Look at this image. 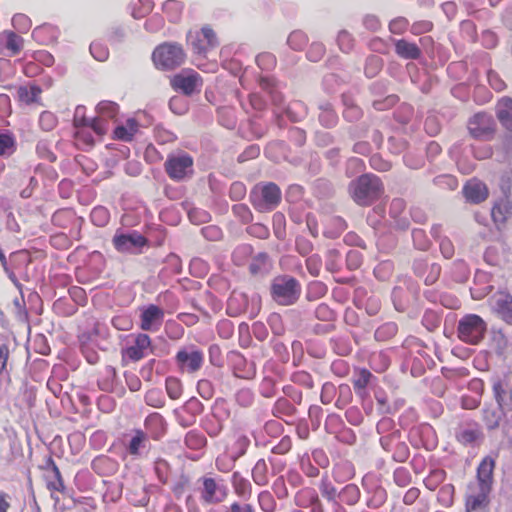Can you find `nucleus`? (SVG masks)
I'll list each match as a JSON object with an SVG mask.
<instances>
[{
	"label": "nucleus",
	"instance_id": "obj_30",
	"mask_svg": "<svg viewBox=\"0 0 512 512\" xmlns=\"http://www.w3.org/2000/svg\"><path fill=\"white\" fill-rule=\"evenodd\" d=\"M42 89L36 84L30 86H19L17 89L18 100L26 105L38 103Z\"/></svg>",
	"mask_w": 512,
	"mask_h": 512
},
{
	"label": "nucleus",
	"instance_id": "obj_59",
	"mask_svg": "<svg viewBox=\"0 0 512 512\" xmlns=\"http://www.w3.org/2000/svg\"><path fill=\"white\" fill-rule=\"evenodd\" d=\"M258 502L264 512H273L276 508V501L269 491L260 492Z\"/></svg>",
	"mask_w": 512,
	"mask_h": 512
},
{
	"label": "nucleus",
	"instance_id": "obj_61",
	"mask_svg": "<svg viewBox=\"0 0 512 512\" xmlns=\"http://www.w3.org/2000/svg\"><path fill=\"white\" fill-rule=\"evenodd\" d=\"M285 224V216L282 213L277 212L273 215V230L279 240H283L286 236Z\"/></svg>",
	"mask_w": 512,
	"mask_h": 512
},
{
	"label": "nucleus",
	"instance_id": "obj_44",
	"mask_svg": "<svg viewBox=\"0 0 512 512\" xmlns=\"http://www.w3.org/2000/svg\"><path fill=\"white\" fill-rule=\"evenodd\" d=\"M397 331L398 326L396 323L387 322L376 329L374 337L377 341H387L393 338L397 334Z\"/></svg>",
	"mask_w": 512,
	"mask_h": 512
},
{
	"label": "nucleus",
	"instance_id": "obj_64",
	"mask_svg": "<svg viewBox=\"0 0 512 512\" xmlns=\"http://www.w3.org/2000/svg\"><path fill=\"white\" fill-rule=\"evenodd\" d=\"M57 124L56 116L50 111H43L39 117V126L43 131H51Z\"/></svg>",
	"mask_w": 512,
	"mask_h": 512
},
{
	"label": "nucleus",
	"instance_id": "obj_15",
	"mask_svg": "<svg viewBox=\"0 0 512 512\" xmlns=\"http://www.w3.org/2000/svg\"><path fill=\"white\" fill-rule=\"evenodd\" d=\"M456 440L463 446H479L484 440V433L475 421L467 423L466 427H460L455 432Z\"/></svg>",
	"mask_w": 512,
	"mask_h": 512
},
{
	"label": "nucleus",
	"instance_id": "obj_36",
	"mask_svg": "<svg viewBox=\"0 0 512 512\" xmlns=\"http://www.w3.org/2000/svg\"><path fill=\"white\" fill-rule=\"evenodd\" d=\"M376 431L380 435V439L386 436L392 437L394 433H401V429L397 427L395 421L389 417H383L376 425Z\"/></svg>",
	"mask_w": 512,
	"mask_h": 512
},
{
	"label": "nucleus",
	"instance_id": "obj_2",
	"mask_svg": "<svg viewBox=\"0 0 512 512\" xmlns=\"http://www.w3.org/2000/svg\"><path fill=\"white\" fill-rule=\"evenodd\" d=\"M301 292L300 282L288 274L276 276L270 285L272 300L282 306H290L297 303Z\"/></svg>",
	"mask_w": 512,
	"mask_h": 512
},
{
	"label": "nucleus",
	"instance_id": "obj_42",
	"mask_svg": "<svg viewBox=\"0 0 512 512\" xmlns=\"http://www.w3.org/2000/svg\"><path fill=\"white\" fill-rule=\"evenodd\" d=\"M307 43L308 37L301 30L292 31L287 38V44L294 51H302Z\"/></svg>",
	"mask_w": 512,
	"mask_h": 512
},
{
	"label": "nucleus",
	"instance_id": "obj_10",
	"mask_svg": "<svg viewBox=\"0 0 512 512\" xmlns=\"http://www.w3.org/2000/svg\"><path fill=\"white\" fill-rule=\"evenodd\" d=\"M379 443L386 452L391 453V457L395 462L404 463L410 457V448L402 432L394 433L392 437L386 436L384 439H379Z\"/></svg>",
	"mask_w": 512,
	"mask_h": 512
},
{
	"label": "nucleus",
	"instance_id": "obj_23",
	"mask_svg": "<svg viewBox=\"0 0 512 512\" xmlns=\"http://www.w3.org/2000/svg\"><path fill=\"white\" fill-rule=\"evenodd\" d=\"M272 267L270 256L266 252H260L251 259L249 271L253 276L263 277L271 271Z\"/></svg>",
	"mask_w": 512,
	"mask_h": 512
},
{
	"label": "nucleus",
	"instance_id": "obj_37",
	"mask_svg": "<svg viewBox=\"0 0 512 512\" xmlns=\"http://www.w3.org/2000/svg\"><path fill=\"white\" fill-rule=\"evenodd\" d=\"M296 413V407L286 398H279L273 406V414L276 417H292Z\"/></svg>",
	"mask_w": 512,
	"mask_h": 512
},
{
	"label": "nucleus",
	"instance_id": "obj_25",
	"mask_svg": "<svg viewBox=\"0 0 512 512\" xmlns=\"http://www.w3.org/2000/svg\"><path fill=\"white\" fill-rule=\"evenodd\" d=\"M144 427L149 436L154 440H159L166 432V423L164 418L158 413L148 415L144 421Z\"/></svg>",
	"mask_w": 512,
	"mask_h": 512
},
{
	"label": "nucleus",
	"instance_id": "obj_11",
	"mask_svg": "<svg viewBox=\"0 0 512 512\" xmlns=\"http://www.w3.org/2000/svg\"><path fill=\"white\" fill-rule=\"evenodd\" d=\"M148 352L153 353L154 347L149 335L145 333H138L132 345L122 349V359L131 362H138L143 359Z\"/></svg>",
	"mask_w": 512,
	"mask_h": 512
},
{
	"label": "nucleus",
	"instance_id": "obj_14",
	"mask_svg": "<svg viewBox=\"0 0 512 512\" xmlns=\"http://www.w3.org/2000/svg\"><path fill=\"white\" fill-rule=\"evenodd\" d=\"M164 320V310L155 304L141 309L140 328L144 331H157Z\"/></svg>",
	"mask_w": 512,
	"mask_h": 512
},
{
	"label": "nucleus",
	"instance_id": "obj_50",
	"mask_svg": "<svg viewBox=\"0 0 512 512\" xmlns=\"http://www.w3.org/2000/svg\"><path fill=\"white\" fill-rule=\"evenodd\" d=\"M116 377V369L112 366H107L104 371V378L98 381L99 388L105 392L111 391Z\"/></svg>",
	"mask_w": 512,
	"mask_h": 512
},
{
	"label": "nucleus",
	"instance_id": "obj_24",
	"mask_svg": "<svg viewBox=\"0 0 512 512\" xmlns=\"http://www.w3.org/2000/svg\"><path fill=\"white\" fill-rule=\"evenodd\" d=\"M503 198L495 203L491 210V216L496 223H504L512 216V195L502 194Z\"/></svg>",
	"mask_w": 512,
	"mask_h": 512
},
{
	"label": "nucleus",
	"instance_id": "obj_6",
	"mask_svg": "<svg viewBox=\"0 0 512 512\" xmlns=\"http://www.w3.org/2000/svg\"><path fill=\"white\" fill-rule=\"evenodd\" d=\"M114 248L120 253L139 255L144 248H149V240L136 230L127 232L117 230L112 238Z\"/></svg>",
	"mask_w": 512,
	"mask_h": 512
},
{
	"label": "nucleus",
	"instance_id": "obj_34",
	"mask_svg": "<svg viewBox=\"0 0 512 512\" xmlns=\"http://www.w3.org/2000/svg\"><path fill=\"white\" fill-rule=\"evenodd\" d=\"M319 491L322 497L325 498L331 505L339 502L337 500L339 497V491H337L336 487L332 484L327 475L322 477L319 484Z\"/></svg>",
	"mask_w": 512,
	"mask_h": 512
},
{
	"label": "nucleus",
	"instance_id": "obj_52",
	"mask_svg": "<svg viewBox=\"0 0 512 512\" xmlns=\"http://www.w3.org/2000/svg\"><path fill=\"white\" fill-rule=\"evenodd\" d=\"M363 262V255L360 251L350 249L346 252L345 264L346 268L350 271L360 268Z\"/></svg>",
	"mask_w": 512,
	"mask_h": 512
},
{
	"label": "nucleus",
	"instance_id": "obj_3",
	"mask_svg": "<svg viewBox=\"0 0 512 512\" xmlns=\"http://www.w3.org/2000/svg\"><path fill=\"white\" fill-rule=\"evenodd\" d=\"M282 193L274 182L259 183L249 194V200L255 210L261 213L271 212L281 202Z\"/></svg>",
	"mask_w": 512,
	"mask_h": 512
},
{
	"label": "nucleus",
	"instance_id": "obj_41",
	"mask_svg": "<svg viewBox=\"0 0 512 512\" xmlns=\"http://www.w3.org/2000/svg\"><path fill=\"white\" fill-rule=\"evenodd\" d=\"M232 484L235 490V493L240 497H247L251 493V484L250 482L243 478L239 472H234L232 475Z\"/></svg>",
	"mask_w": 512,
	"mask_h": 512
},
{
	"label": "nucleus",
	"instance_id": "obj_33",
	"mask_svg": "<svg viewBox=\"0 0 512 512\" xmlns=\"http://www.w3.org/2000/svg\"><path fill=\"white\" fill-rule=\"evenodd\" d=\"M5 39V48L10 52V56L20 53L23 48V38L13 31H4L2 34Z\"/></svg>",
	"mask_w": 512,
	"mask_h": 512
},
{
	"label": "nucleus",
	"instance_id": "obj_55",
	"mask_svg": "<svg viewBox=\"0 0 512 512\" xmlns=\"http://www.w3.org/2000/svg\"><path fill=\"white\" fill-rule=\"evenodd\" d=\"M96 109L101 117L114 118L118 114L119 106L112 101H101Z\"/></svg>",
	"mask_w": 512,
	"mask_h": 512
},
{
	"label": "nucleus",
	"instance_id": "obj_32",
	"mask_svg": "<svg viewBox=\"0 0 512 512\" xmlns=\"http://www.w3.org/2000/svg\"><path fill=\"white\" fill-rule=\"evenodd\" d=\"M138 131V123L134 118H129L125 125H120L115 128V136L122 141H131L133 136Z\"/></svg>",
	"mask_w": 512,
	"mask_h": 512
},
{
	"label": "nucleus",
	"instance_id": "obj_57",
	"mask_svg": "<svg viewBox=\"0 0 512 512\" xmlns=\"http://www.w3.org/2000/svg\"><path fill=\"white\" fill-rule=\"evenodd\" d=\"M336 393H338V397L335 405L340 409L344 408L352 400V391L347 384H341Z\"/></svg>",
	"mask_w": 512,
	"mask_h": 512
},
{
	"label": "nucleus",
	"instance_id": "obj_22",
	"mask_svg": "<svg viewBox=\"0 0 512 512\" xmlns=\"http://www.w3.org/2000/svg\"><path fill=\"white\" fill-rule=\"evenodd\" d=\"M496 116L500 124L509 132H512V98L502 97L496 105Z\"/></svg>",
	"mask_w": 512,
	"mask_h": 512
},
{
	"label": "nucleus",
	"instance_id": "obj_8",
	"mask_svg": "<svg viewBox=\"0 0 512 512\" xmlns=\"http://www.w3.org/2000/svg\"><path fill=\"white\" fill-rule=\"evenodd\" d=\"M202 484L198 488L200 500L205 505H216L222 503L228 496V488L222 479H215L210 476H203L198 480Z\"/></svg>",
	"mask_w": 512,
	"mask_h": 512
},
{
	"label": "nucleus",
	"instance_id": "obj_4",
	"mask_svg": "<svg viewBox=\"0 0 512 512\" xmlns=\"http://www.w3.org/2000/svg\"><path fill=\"white\" fill-rule=\"evenodd\" d=\"M486 332L487 324L477 314H466L458 321V338L466 344H479L484 339Z\"/></svg>",
	"mask_w": 512,
	"mask_h": 512
},
{
	"label": "nucleus",
	"instance_id": "obj_7",
	"mask_svg": "<svg viewBox=\"0 0 512 512\" xmlns=\"http://www.w3.org/2000/svg\"><path fill=\"white\" fill-rule=\"evenodd\" d=\"M193 163V158L188 153L179 152L168 155L164 168L170 179L179 182L192 177Z\"/></svg>",
	"mask_w": 512,
	"mask_h": 512
},
{
	"label": "nucleus",
	"instance_id": "obj_38",
	"mask_svg": "<svg viewBox=\"0 0 512 512\" xmlns=\"http://www.w3.org/2000/svg\"><path fill=\"white\" fill-rule=\"evenodd\" d=\"M325 267L329 272L336 273L342 269V252L337 248L327 251Z\"/></svg>",
	"mask_w": 512,
	"mask_h": 512
},
{
	"label": "nucleus",
	"instance_id": "obj_43",
	"mask_svg": "<svg viewBox=\"0 0 512 512\" xmlns=\"http://www.w3.org/2000/svg\"><path fill=\"white\" fill-rule=\"evenodd\" d=\"M291 122H300L307 114L306 106L301 101L292 102L285 110Z\"/></svg>",
	"mask_w": 512,
	"mask_h": 512
},
{
	"label": "nucleus",
	"instance_id": "obj_63",
	"mask_svg": "<svg viewBox=\"0 0 512 512\" xmlns=\"http://www.w3.org/2000/svg\"><path fill=\"white\" fill-rule=\"evenodd\" d=\"M108 219L109 212L102 206L95 207L91 212V220L98 227H103L106 225Z\"/></svg>",
	"mask_w": 512,
	"mask_h": 512
},
{
	"label": "nucleus",
	"instance_id": "obj_20",
	"mask_svg": "<svg viewBox=\"0 0 512 512\" xmlns=\"http://www.w3.org/2000/svg\"><path fill=\"white\" fill-rule=\"evenodd\" d=\"M463 194L467 201L478 204L486 200L488 197V188L481 181L470 180L465 184Z\"/></svg>",
	"mask_w": 512,
	"mask_h": 512
},
{
	"label": "nucleus",
	"instance_id": "obj_47",
	"mask_svg": "<svg viewBox=\"0 0 512 512\" xmlns=\"http://www.w3.org/2000/svg\"><path fill=\"white\" fill-rule=\"evenodd\" d=\"M185 445L192 450H199L206 444V438L201 433L191 430L184 438Z\"/></svg>",
	"mask_w": 512,
	"mask_h": 512
},
{
	"label": "nucleus",
	"instance_id": "obj_31",
	"mask_svg": "<svg viewBox=\"0 0 512 512\" xmlns=\"http://www.w3.org/2000/svg\"><path fill=\"white\" fill-rule=\"evenodd\" d=\"M360 489L355 484H347L339 491V502L345 503L346 505L353 506L360 499Z\"/></svg>",
	"mask_w": 512,
	"mask_h": 512
},
{
	"label": "nucleus",
	"instance_id": "obj_49",
	"mask_svg": "<svg viewBox=\"0 0 512 512\" xmlns=\"http://www.w3.org/2000/svg\"><path fill=\"white\" fill-rule=\"evenodd\" d=\"M441 323L440 315L434 310H426L422 317V325L430 332L435 331Z\"/></svg>",
	"mask_w": 512,
	"mask_h": 512
},
{
	"label": "nucleus",
	"instance_id": "obj_19",
	"mask_svg": "<svg viewBox=\"0 0 512 512\" xmlns=\"http://www.w3.org/2000/svg\"><path fill=\"white\" fill-rule=\"evenodd\" d=\"M497 316L508 325H512V295L508 292H499L494 303Z\"/></svg>",
	"mask_w": 512,
	"mask_h": 512
},
{
	"label": "nucleus",
	"instance_id": "obj_35",
	"mask_svg": "<svg viewBox=\"0 0 512 512\" xmlns=\"http://www.w3.org/2000/svg\"><path fill=\"white\" fill-rule=\"evenodd\" d=\"M335 188L332 182L326 178H318L313 182V194L318 198H330L334 195Z\"/></svg>",
	"mask_w": 512,
	"mask_h": 512
},
{
	"label": "nucleus",
	"instance_id": "obj_17",
	"mask_svg": "<svg viewBox=\"0 0 512 512\" xmlns=\"http://www.w3.org/2000/svg\"><path fill=\"white\" fill-rule=\"evenodd\" d=\"M505 417V408L492 403H485L481 410V419L488 431L497 430Z\"/></svg>",
	"mask_w": 512,
	"mask_h": 512
},
{
	"label": "nucleus",
	"instance_id": "obj_16",
	"mask_svg": "<svg viewBox=\"0 0 512 512\" xmlns=\"http://www.w3.org/2000/svg\"><path fill=\"white\" fill-rule=\"evenodd\" d=\"M496 466V460L494 457L488 455L485 456L477 467L476 478L478 487L488 489L492 491L494 483V469Z\"/></svg>",
	"mask_w": 512,
	"mask_h": 512
},
{
	"label": "nucleus",
	"instance_id": "obj_60",
	"mask_svg": "<svg viewBox=\"0 0 512 512\" xmlns=\"http://www.w3.org/2000/svg\"><path fill=\"white\" fill-rule=\"evenodd\" d=\"M387 499V493L384 488L378 486L373 491V496L367 501V506L376 509L382 506Z\"/></svg>",
	"mask_w": 512,
	"mask_h": 512
},
{
	"label": "nucleus",
	"instance_id": "obj_27",
	"mask_svg": "<svg viewBox=\"0 0 512 512\" xmlns=\"http://www.w3.org/2000/svg\"><path fill=\"white\" fill-rule=\"evenodd\" d=\"M491 490L478 487V492L475 495H470L466 499V512L477 511L486 509L489 506V494Z\"/></svg>",
	"mask_w": 512,
	"mask_h": 512
},
{
	"label": "nucleus",
	"instance_id": "obj_29",
	"mask_svg": "<svg viewBox=\"0 0 512 512\" xmlns=\"http://www.w3.org/2000/svg\"><path fill=\"white\" fill-rule=\"evenodd\" d=\"M342 103L344 105L343 118L348 122H357L362 116V109L354 102L351 96L342 95Z\"/></svg>",
	"mask_w": 512,
	"mask_h": 512
},
{
	"label": "nucleus",
	"instance_id": "obj_1",
	"mask_svg": "<svg viewBox=\"0 0 512 512\" xmlns=\"http://www.w3.org/2000/svg\"><path fill=\"white\" fill-rule=\"evenodd\" d=\"M348 193L359 206H370L384 194L382 180L372 173H364L348 185Z\"/></svg>",
	"mask_w": 512,
	"mask_h": 512
},
{
	"label": "nucleus",
	"instance_id": "obj_62",
	"mask_svg": "<svg viewBox=\"0 0 512 512\" xmlns=\"http://www.w3.org/2000/svg\"><path fill=\"white\" fill-rule=\"evenodd\" d=\"M170 110L176 115H183L188 111V102L182 96H174L169 101Z\"/></svg>",
	"mask_w": 512,
	"mask_h": 512
},
{
	"label": "nucleus",
	"instance_id": "obj_56",
	"mask_svg": "<svg viewBox=\"0 0 512 512\" xmlns=\"http://www.w3.org/2000/svg\"><path fill=\"white\" fill-rule=\"evenodd\" d=\"M250 445V439L247 436H239L232 447L231 458L237 460L242 457Z\"/></svg>",
	"mask_w": 512,
	"mask_h": 512
},
{
	"label": "nucleus",
	"instance_id": "obj_39",
	"mask_svg": "<svg viewBox=\"0 0 512 512\" xmlns=\"http://www.w3.org/2000/svg\"><path fill=\"white\" fill-rule=\"evenodd\" d=\"M16 150V140L14 135L9 132L0 133V156H10Z\"/></svg>",
	"mask_w": 512,
	"mask_h": 512
},
{
	"label": "nucleus",
	"instance_id": "obj_13",
	"mask_svg": "<svg viewBox=\"0 0 512 512\" xmlns=\"http://www.w3.org/2000/svg\"><path fill=\"white\" fill-rule=\"evenodd\" d=\"M171 85L175 90H179L184 95L190 96L196 91H200L202 78L197 72L181 73L173 77Z\"/></svg>",
	"mask_w": 512,
	"mask_h": 512
},
{
	"label": "nucleus",
	"instance_id": "obj_51",
	"mask_svg": "<svg viewBox=\"0 0 512 512\" xmlns=\"http://www.w3.org/2000/svg\"><path fill=\"white\" fill-rule=\"evenodd\" d=\"M187 41L195 53L200 55H205L207 53L208 49L206 43L203 38L200 37L198 32H189L187 35Z\"/></svg>",
	"mask_w": 512,
	"mask_h": 512
},
{
	"label": "nucleus",
	"instance_id": "obj_48",
	"mask_svg": "<svg viewBox=\"0 0 512 512\" xmlns=\"http://www.w3.org/2000/svg\"><path fill=\"white\" fill-rule=\"evenodd\" d=\"M382 67V58L376 55H371L366 59L365 75L369 78H373L381 71Z\"/></svg>",
	"mask_w": 512,
	"mask_h": 512
},
{
	"label": "nucleus",
	"instance_id": "obj_26",
	"mask_svg": "<svg viewBox=\"0 0 512 512\" xmlns=\"http://www.w3.org/2000/svg\"><path fill=\"white\" fill-rule=\"evenodd\" d=\"M374 378L373 374L368 369H359L355 371L353 377H352V384L355 390V393L361 397L364 398L368 395L367 393V386L369 385L370 381Z\"/></svg>",
	"mask_w": 512,
	"mask_h": 512
},
{
	"label": "nucleus",
	"instance_id": "obj_54",
	"mask_svg": "<svg viewBox=\"0 0 512 512\" xmlns=\"http://www.w3.org/2000/svg\"><path fill=\"white\" fill-rule=\"evenodd\" d=\"M145 403L154 408H162L165 405V398L159 389H150L145 394Z\"/></svg>",
	"mask_w": 512,
	"mask_h": 512
},
{
	"label": "nucleus",
	"instance_id": "obj_9",
	"mask_svg": "<svg viewBox=\"0 0 512 512\" xmlns=\"http://www.w3.org/2000/svg\"><path fill=\"white\" fill-rule=\"evenodd\" d=\"M468 130L473 138L487 141L495 134L496 122L491 114L476 113L468 122Z\"/></svg>",
	"mask_w": 512,
	"mask_h": 512
},
{
	"label": "nucleus",
	"instance_id": "obj_5",
	"mask_svg": "<svg viewBox=\"0 0 512 512\" xmlns=\"http://www.w3.org/2000/svg\"><path fill=\"white\" fill-rule=\"evenodd\" d=\"M152 59L157 68L172 70L184 63L185 53L177 43H163L156 47Z\"/></svg>",
	"mask_w": 512,
	"mask_h": 512
},
{
	"label": "nucleus",
	"instance_id": "obj_45",
	"mask_svg": "<svg viewBox=\"0 0 512 512\" xmlns=\"http://www.w3.org/2000/svg\"><path fill=\"white\" fill-rule=\"evenodd\" d=\"M165 388H166L167 395L172 400L179 399L183 392L181 381L178 378L173 377V376H169L166 378Z\"/></svg>",
	"mask_w": 512,
	"mask_h": 512
},
{
	"label": "nucleus",
	"instance_id": "obj_12",
	"mask_svg": "<svg viewBox=\"0 0 512 512\" xmlns=\"http://www.w3.org/2000/svg\"><path fill=\"white\" fill-rule=\"evenodd\" d=\"M175 360L181 370L194 373L203 364V353L193 347L184 348L177 352Z\"/></svg>",
	"mask_w": 512,
	"mask_h": 512
},
{
	"label": "nucleus",
	"instance_id": "obj_53",
	"mask_svg": "<svg viewBox=\"0 0 512 512\" xmlns=\"http://www.w3.org/2000/svg\"><path fill=\"white\" fill-rule=\"evenodd\" d=\"M412 240L414 247L418 250L426 251L431 245V241L427 237L425 231L422 229L412 230Z\"/></svg>",
	"mask_w": 512,
	"mask_h": 512
},
{
	"label": "nucleus",
	"instance_id": "obj_40",
	"mask_svg": "<svg viewBox=\"0 0 512 512\" xmlns=\"http://www.w3.org/2000/svg\"><path fill=\"white\" fill-rule=\"evenodd\" d=\"M268 466L264 459H259L252 469L253 481L259 485H266L268 482Z\"/></svg>",
	"mask_w": 512,
	"mask_h": 512
},
{
	"label": "nucleus",
	"instance_id": "obj_46",
	"mask_svg": "<svg viewBox=\"0 0 512 512\" xmlns=\"http://www.w3.org/2000/svg\"><path fill=\"white\" fill-rule=\"evenodd\" d=\"M154 471L158 480L162 484H166L168 482V478L171 473V466L167 460L157 458L154 462Z\"/></svg>",
	"mask_w": 512,
	"mask_h": 512
},
{
	"label": "nucleus",
	"instance_id": "obj_28",
	"mask_svg": "<svg viewBox=\"0 0 512 512\" xmlns=\"http://www.w3.org/2000/svg\"><path fill=\"white\" fill-rule=\"evenodd\" d=\"M319 115L318 120L319 123L325 128H333L338 123V115L333 109L331 103L325 101L321 102L318 105Z\"/></svg>",
	"mask_w": 512,
	"mask_h": 512
},
{
	"label": "nucleus",
	"instance_id": "obj_18",
	"mask_svg": "<svg viewBox=\"0 0 512 512\" xmlns=\"http://www.w3.org/2000/svg\"><path fill=\"white\" fill-rule=\"evenodd\" d=\"M149 445V435L141 429H135L130 440L125 445L129 455L138 458Z\"/></svg>",
	"mask_w": 512,
	"mask_h": 512
},
{
	"label": "nucleus",
	"instance_id": "obj_58",
	"mask_svg": "<svg viewBox=\"0 0 512 512\" xmlns=\"http://www.w3.org/2000/svg\"><path fill=\"white\" fill-rule=\"evenodd\" d=\"M232 212L244 224L250 223L253 220V214L245 204L233 205Z\"/></svg>",
	"mask_w": 512,
	"mask_h": 512
},
{
	"label": "nucleus",
	"instance_id": "obj_21",
	"mask_svg": "<svg viewBox=\"0 0 512 512\" xmlns=\"http://www.w3.org/2000/svg\"><path fill=\"white\" fill-rule=\"evenodd\" d=\"M392 42L395 46V53L402 59L417 60L422 55V51L416 43L409 42L406 39L394 38H392Z\"/></svg>",
	"mask_w": 512,
	"mask_h": 512
}]
</instances>
